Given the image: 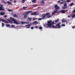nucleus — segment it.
Wrapping results in <instances>:
<instances>
[{"label": "nucleus", "instance_id": "obj_13", "mask_svg": "<svg viewBox=\"0 0 75 75\" xmlns=\"http://www.w3.org/2000/svg\"><path fill=\"white\" fill-rule=\"evenodd\" d=\"M1 21H3V22H5V23H7V22L5 20H4V19H1Z\"/></svg>", "mask_w": 75, "mask_h": 75}, {"label": "nucleus", "instance_id": "obj_14", "mask_svg": "<svg viewBox=\"0 0 75 75\" xmlns=\"http://www.w3.org/2000/svg\"><path fill=\"white\" fill-rule=\"evenodd\" d=\"M5 13H4L3 12H1L0 13V15L1 16H3Z\"/></svg>", "mask_w": 75, "mask_h": 75}, {"label": "nucleus", "instance_id": "obj_47", "mask_svg": "<svg viewBox=\"0 0 75 75\" xmlns=\"http://www.w3.org/2000/svg\"><path fill=\"white\" fill-rule=\"evenodd\" d=\"M71 17V16H68V17L69 18V17Z\"/></svg>", "mask_w": 75, "mask_h": 75}, {"label": "nucleus", "instance_id": "obj_15", "mask_svg": "<svg viewBox=\"0 0 75 75\" xmlns=\"http://www.w3.org/2000/svg\"><path fill=\"white\" fill-rule=\"evenodd\" d=\"M26 13V14H28V13H32V11H28L25 12Z\"/></svg>", "mask_w": 75, "mask_h": 75}, {"label": "nucleus", "instance_id": "obj_43", "mask_svg": "<svg viewBox=\"0 0 75 75\" xmlns=\"http://www.w3.org/2000/svg\"><path fill=\"white\" fill-rule=\"evenodd\" d=\"M31 29H33V28H34V27H32L31 28Z\"/></svg>", "mask_w": 75, "mask_h": 75}, {"label": "nucleus", "instance_id": "obj_48", "mask_svg": "<svg viewBox=\"0 0 75 75\" xmlns=\"http://www.w3.org/2000/svg\"><path fill=\"white\" fill-rule=\"evenodd\" d=\"M16 0H14V3H16Z\"/></svg>", "mask_w": 75, "mask_h": 75}, {"label": "nucleus", "instance_id": "obj_2", "mask_svg": "<svg viewBox=\"0 0 75 75\" xmlns=\"http://www.w3.org/2000/svg\"><path fill=\"white\" fill-rule=\"evenodd\" d=\"M54 23V22H52V21H48L47 22V25L48 27H51V25L53 24Z\"/></svg>", "mask_w": 75, "mask_h": 75}, {"label": "nucleus", "instance_id": "obj_45", "mask_svg": "<svg viewBox=\"0 0 75 75\" xmlns=\"http://www.w3.org/2000/svg\"><path fill=\"white\" fill-rule=\"evenodd\" d=\"M66 23L67 24L68 23V21L67 20H66Z\"/></svg>", "mask_w": 75, "mask_h": 75}, {"label": "nucleus", "instance_id": "obj_34", "mask_svg": "<svg viewBox=\"0 0 75 75\" xmlns=\"http://www.w3.org/2000/svg\"><path fill=\"white\" fill-rule=\"evenodd\" d=\"M24 1H25L24 0H22V3H24Z\"/></svg>", "mask_w": 75, "mask_h": 75}, {"label": "nucleus", "instance_id": "obj_50", "mask_svg": "<svg viewBox=\"0 0 75 75\" xmlns=\"http://www.w3.org/2000/svg\"><path fill=\"white\" fill-rule=\"evenodd\" d=\"M0 21H1V19L0 18Z\"/></svg>", "mask_w": 75, "mask_h": 75}, {"label": "nucleus", "instance_id": "obj_19", "mask_svg": "<svg viewBox=\"0 0 75 75\" xmlns=\"http://www.w3.org/2000/svg\"><path fill=\"white\" fill-rule=\"evenodd\" d=\"M44 0H43L41 1V3L42 4H44Z\"/></svg>", "mask_w": 75, "mask_h": 75}, {"label": "nucleus", "instance_id": "obj_3", "mask_svg": "<svg viewBox=\"0 0 75 75\" xmlns=\"http://www.w3.org/2000/svg\"><path fill=\"white\" fill-rule=\"evenodd\" d=\"M10 20L13 21V23L14 24H18V23L17 22V20L14 19V18H10Z\"/></svg>", "mask_w": 75, "mask_h": 75}, {"label": "nucleus", "instance_id": "obj_32", "mask_svg": "<svg viewBox=\"0 0 75 75\" xmlns=\"http://www.w3.org/2000/svg\"><path fill=\"white\" fill-rule=\"evenodd\" d=\"M72 13H75V10H74L72 11Z\"/></svg>", "mask_w": 75, "mask_h": 75}, {"label": "nucleus", "instance_id": "obj_51", "mask_svg": "<svg viewBox=\"0 0 75 75\" xmlns=\"http://www.w3.org/2000/svg\"><path fill=\"white\" fill-rule=\"evenodd\" d=\"M58 2H59V1H58Z\"/></svg>", "mask_w": 75, "mask_h": 75}, {"label": "nucleus", "instance_id": "obj_33", "mask_svg": "<svg viewBox=\"0 0 75 75\" xmlns=\"http://www.w3.org/2000/svg\"><path fill=\"white\" fill-rule=\"evenodd\" d=\"M31 19H32V18H28V19L29 20V21H30L31 20Z\"/></svg>", "mask_w": 75, "mask_h": 75}, {"label": "nucleus", "instance_id": "obj_37", "mask_svg": "<svg viewBox=\"0 0 75 75\" xmlns=\"http://www.w3.org/2000/svg\"><path fill=\"white\" fill-rule=\"evenodd\" d=\"M8 21H9L10 23H12V21H11L10 20H8Z\"/></svg>", "mask_w": 75, "mask_h": 75}, {"label": "nucleus", "instance_id": "obj_36", "mask_svg": "<svg viewBox=\"0 0 75 75\" xmlns=\"http://www.w3.org/2000/svg\"><path fill=\"white\" fill-rule=\"evenodd\" d=\"M4 24L3 23H2V26L4 27Z\"/></svg>", "mask_w": 75, "mask_h": 75}, {"label": "nucleus", "instance_id": "obj_11", "mask_svg": "<svg viewBox=\"0 0 75 75\" xmlns=\"http://www.w3.org/2000/svg\"><path fill=\"white\" fill-rule=\"evenodd\" d=\"M23 15H24V18H27V14H23Z\"/></svg>", "mask_w": 75, "mask_h": 75}, {"label": "nucleus", "instance_id": "obj_4", "mask_svg": "<svg viewBox=\"0 0 75 75\" xmlns=\"http://www.w3.org/2000/svg\"><path fill=\"white\" fill-rule=\"evenodd\" d=\"M54 8L55 9L57 10V9H59V7L58 6V5L57 4H55L54 6Z\"/></svg>", "mask_w": 75, "mask_h": 75}, {"label": "nucleus", "instance_id": "obj_5", "mask_svg": "<svg viewBox=\"0 0 75 75\" xmlns=\"http://www.w3.org/2000/svg\"><path fill=\"white\" fill-rule=\"evenodd\" d=\"M33 15H34V16H36L37 15H38V13H37V12H35L31 14V16H33Z\"/></svg>", "mask_w": 75, "mask_h": 75}, {"label": "nucleus", "instance_id": "obj_35", "mask_svg": "<svg viewBox=\"0 0 75 75\" xmlns=\"http://www.w3.org/2000/svg\"><path fill=\"white\" fill-rule=\"evenodd\" d=\"M37 18H33V20H37Z\"/></svg>", "mask_w": 75, "mask_h": 75}, {"label": "nucleus", "instance_id": "obj_42", "mask_svg": "<svg viewBox=\"0 0 75 75\" xmlns=\"http://www.w3.org/2000/svg\"><path fill=\"white\" fill-rule=\"evenodd\" d=\"M8 10L9 11H12V10Z\"/></svg>", "mask_w": 75, "mask_h": 75}, {"label": "nucleus", "instance_id": "obj_6", "mask_svg": "<svg viewBox=\"0 0 75 75\" xmlns=\"http://www.w3.org/2000/svg\"><path fill=\"white\" fill-rule=\"evenodd\" d=\"M67 4H66V3H65L64 4V6H63L62 7L63 9H65V8H67Z\"/></svg>", "mask_w": 75, "mask_h": 75}, {"label": "nucleus", "instance_id": "obj_24", "mask_svg": "<svg viewBox=\"0 0 75 75\" xmlns=\"http://www.w3.org/2000/svg\"><path fill=\"white\" fill-rule=\"evenodd\" d=\"M33 24H38V22L37 21H35L33 22Z\"/></svg>", "mask_w": 75, "mask_h": 75}, {"label": "nucleus", "instance_id": "obj_41", "mask_svg": "<svg viewBox=\"0 0 75 75\" xmlns=\"http://www.w3.org/2000/svg\"><path fill=\"white\" fill-rule=\"evenodd\" d=\"M35 28H38V27L37 26H35Z\"/></svg>", "mask_w": 75, "mask_h": 75}, {"label": "nucleus", "instance_id": "obj_1", "mask_svg": "<svg viewBox=\"0 0 75 75\" xmlns=\"http://www.w3.org/2000/svg\"><path fill=\"white\" fill-rule=\"evenodd\" d=\"M50 13H47L45 14H44L42 15V18H39L38 20H43L44 19H45V17L46 16H47V18H50L51 17V16L50 15Z\"/></svg>", "mask_w": 75, "mask_h": 75}, {"label": "nucleus", "instance_id": "obj_12", "mask_svg": "<svg viewBox=\"0 0 75 75\" xmlns=\"http://www.w3.org/2000/svg\"><path fill=\"white\" fill-rule=\"evenodd\" d=\"M59 20L58 19H57V20H56L55 21H54V24H56V23H57L58 21H59Z\"/></svg>", "mask_w": 75, "mask_h": 75}, {"label": "nucleus", "instance_id": "obj_44", "mask_svg": "<svg viewBox=\"0 0 75 75\" xmlns=\"http://www.w3.org/2000/svg\"><path fill=\"white\" fill-rule=\"evenodd\" d=\"M72 28H75V26H72Z\"/></svg>", "mask_w": 75, "mask_h": 75}, {"label": "nucleus", "instance_id": "obj_20", "mask_svg": "<svg viewBox=\"0 0 75 75\" xmlns=\"http://www.w3.org/2000/svg\"><path fill=\"white\" fill-rule=\"evenodd\" d=\"M7 3L8 4H11H11H11V2H10L9 1H8L7 2Z\"/></svg>", "mask_w": 75, "mask_h": 75}, {"label": "nucleus", "instance_id": "obj_9", "mask_svg": "<svg viewBox=\"0 0 75 75\" xmlns=\"http://www.w3.org/2000/svg\"><path fill=\"white\" fill-rule=\"evenodd\" d=\"M68 11V10H67L65 11L64 10H62L60 12V13H65V11Z\"/></svg>", "mask_w": 75, "mask_h": 75}, {"label": "nucleus", "instance_id": "obj_31", "mask_svg": "<svg viewBox=\"0 0 75 75\" xmlns=\"http://www.w3.org/2000/svg\"><path fill=\"white\" fill-rule=\"evenodd\" d=\"M21 24H25V22H23L21 21Z\"/></svg>", "mask_w": 75, "mask_h": 75}, {"label": "nucleus", "instance_id": "obj_25", "mask_svg": "<svg viewBox=\"0 0 75 75\" xmlns=\"http://www.w3.org/2000/svg\"><path fill=\"white\" fill-rule=\"evenodd\" d=\"M11 27H12V28H14L15 26L14 25H12L11 26Z\"/></svg>", "mask_w": 75, "mask_h": 75}, {"label": "nucleus", "instance_id": "obj_7", "mask_svg": "<svg viewBox=\"0 0 75 75\" xmlns=\"http://www.w3.org/2000/svg\"><path fill=\"white\" fill-rule=\"evenodd\" d=\"M4 10V8H3V5H0V11Z\"/></svg>", "mask_w": 75, "mask_h": 75}, {"label": "nucleus", "instance_id": "obj_39", "mask_svg": "<svg viewBox=\"0 0 75 75\" xmlns=\"http://www.w3.org/2000/svg\"><path fill=\"white\" fill-rule=\"evenodd\" d=\"M6 27H10V25H6Z\"/></svg>", "mask_w": 75, "mask_h": 75}, {"label": "nucleus", "instance_id": "obj_18", "mask_svg": "<svg viewBox=\"0 0 75 75\" xmlns=\"http://www.w3.org/2000/svg\"><path fill=\"white\" fill-rule=\"evenodd\" d=\"M13 16L14 17H18V16L16 15V14H14L13 15Z\"/></svg>", "mask_w": 75, "mask_h": 75}, {"label": "nucleus", "instance_id": "obj_29", "mask_svg": "<svg viewBox=\"0 0 75 75\" xmlns=\"http://www.w3.org/2000/svg\"><path fill=\"white\" fill-rule=\"evenodd\" d=\"M39 28L40 29V30H42V28L41 26H40Z\"/></svg>", "mask_w": 75, "mask_h": 75}, {"label": "nucleus", "instance_id": "obj_49", "mask_svg": "<svg viewBox=\"0 0 75 75\" xmlns=\"http://www.w3.org/2000/svg\"><path fill=\"white\" fill-rule=\"evenodd\" d=\"M10 1H12V0H9Z\"/></svg>", "mask_w": 75, "mask_h": 75}, {"label": "nucleus", "instance_id": "obj_8", "mask_svg": "<svg viewBox=\"0 0 75 75\" xmlns=\"http://www.w3.org/2000/svg\"><path fill=\"white\" fill-rule=\"evenodd\" d=\"M61 24L60 23H59L57 24L56 25V26H57V28H61V26H60V25H60Z\"/></svg>", "mask_w": 75, "mask_h": 75}, {"label": "nucleus", "instance_id": "obj_10", "mask_svg": "<svg viewBox=\"0 0 75 75\" xmlns=\"http://www.w3.org/2000/svg\"><path fill=\"white\" fill-rule=\"evenodd\" d=\"M31 25L30 24H29L28 25H25V27L26 28H29L30 27V25Z\"/></svg>", "mask_w": 75, "mask_h": 75}, {"label": "nucleus", "instance_id": "obj_30", "mask_svg": "<svg viewBox=\"0 0 75 75\" xmlns=\"http://www.w3.org/2000/svg\"><path fill=\"white\" fill-rule=\"evenodd\" d=\"M27 8V7H23V9H24L25 10V8Z\"/></svg>", "mask_w": 75, "mask_h": 75}, {"label": "nucleus", "instance_id": "obj_38", "mask_svg": "<svg viewBox=\"0 0 75 75\" xmlns=\"http://www.w3.org/2000/svg\"><path fill=\"white\" fill-rule=\"evenodd\" d=\"M52 28H55V27L54 25H52L51 26Z\"/></svg>", "mask_w": 75, "mask_h": 75}, {"label": "nucleus", "instance_id": "obj_23", "mask_svg": "<svg viewBox=\"0 0 75 75\" xmlns=\"http://www.w3.org/2000/svg\"><path fill=\"white\" fill-rule=\"evenodd\" d=\"M32 2L33 3H36V0H33Z\"/></svg>", "mask_w": 75, "mask_h": 75}, {"label": "nucleus", "instance_id": "obj_26", "mask_svg": "<svg viewBox=\"0 0 75 75\" xmlns=\"http://www.w3.org/2000/svg\"><path fill=\"white\" fill-rule=\"evenodd\" d=\"M73 4H74V3H71L70 5H69V6H72V5H73Z\"/></svg>", "mask_w": 75, "mask_h": 75}, {"label": "nucleus", "instance_id": "obj_27", "mask_svg": "<svg viewBox=\"0 0 75 75\" xmlns=\"http://www.w3.org/2000/svg\"><path fill=\"white\" fill-rule=\"evenodd\" d=\"M33 7H37V6H38V5H33Z\"/></svg>", "mask_w": 75, "mask_h": 75}, {"label": "nucleus", "instance_id": "obj_16", "mask_svg": "<svg viewBox=\"0 0 75 75\" xmlns=\"http://www.w3.org/2000/svg\"><path fill=\"white\" fill-rule=\"evenodd\" d=\"M66 2V1H64L62 2H60V4H64V3H65Z\"/></svg>", "mask_w": 75, "mask_h": 75}, {"label": "nucleus", "instance_id": "obj_17", "mask_svg": "<svg viewBox=\"0 0 75 75\" xmlns=\"http://www.w3.org/2000/svg\"><path fill=\"white\" fill-rule=\"evenodd\" d=\"M62 23H65L66 22V20H65L64 19H63L62 20Z\"/></svg>", "mask_w": 75, "mask_h": 75}, {"label": "nucleus", "instance_id": "obj_21", "mask_svg": "<svg viewBox=\"0 0 75 75\" xmlns=\"http://www.w3.org/2000/svg\"><path fill=\"white\" fill-rule=\"evenodd\" d=\"M71 16H72V18H74V17H75V14H74V15L72 14L71 15Z\"/></svg>", "mask_w": 75, "mask_h": 75}, {"label": "nucleus", "instance_id": "obj_28", "mask_svg": "<svg viewBox=\"0 0 75 75\" xmlns=\"http://www.w3.org/2000/svg\"><path fill=\"white\" fill-rule=\"evenodd\" d=\"M66 1L68 3H69V2H70V1H71V0H67Z\"/></svg>", "mask_w": 75, "mask_h": 75}, {"label": "nucleus", "instance_id": "obj_22", "mask_svg": "<svg viewBox=\"0 0 75 75\" xmlns=\"http://www.w3.org/2000/svg\"><path fill=\"white\" fill-rule=\"evenodd\" d=\"M57 11V10H56L54 11L53 13H52V15H53V14H55V12H56Z\"/></svg>", "mask_w": 75, "mask_h": 75}, {"label": "nucleus", "instance_id": "obj_46", "mask_svg": "<svg viewBox=\"0 0 75 75\" xmlns=\"http://www.w3.org/2000/svg\"><path fill=\"white\" fill-rule=\"evenodd\" d=\"M6 17H7V16H6V15L4 16V17L6 18Z\"/></svg>", "mask_w": 75, "mask_h": 75}, {"label": "nucleus", "instance_id": "obj_40", "mask_svg": "<svg viewBox=\"0 0 75 75\" xmlns=\"http://www.w3.org/2000/svg\"><path fill=\"white\" fill-rule=\"evenodd\" d=\"M62 26H65V24H62Z\"/></svg>", "mask_w": 75, "mask_h": 75}]
</instances>
